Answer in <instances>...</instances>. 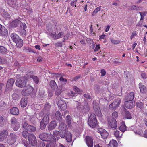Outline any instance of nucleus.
<instances>
[{
    "instance_id": "obj_55",
    "label": "nucleus",
    "mask_w": 147,
    "mask_h": 147,
    "mask_svg": "<svg viewBox=\"0 0 147 147\" xmlns=\"http://www.w3.org/2000/svg\"><path fill=\"white\" fill-rule=\"evenodd\" d=\"M111 42L114 44H118L119 43L120 41L117 40H115L112 39H110Z\"/></svg>"
},
{
    "instance_id": "obj_20",
    "label": "nucleus",
    "mask_w": 147,
    "mask_h": 147,
    "mask_svg": "<svg viewBox=\"0 0 147 147\" xmlns=\"http://www.w3.org/2000/svg\"><path fill=\"white\" fill-rule=\"evenodd\" d=\"M57 125V123L55 121H51L49 125L48 126V129L51 130L54 129Z\"/></svg>"
},
{
    "instance_id": "obj_12",
    "label": "nucleus",
    "mask_w": 147,
    "mask_h": 147,
    "mask_svg": "<svg viewBox=\"0 0 147 147\" xmlns=\"http://www.w3.org/2000/svg\"><path fill=\"white\" fill-rule=\"evenodd\" d=\"M85 141L88 147H93V141L91 137L86 136L85 138Z\"/></svg>"
},
{
    "instance_id": "obj_15",
    "label": "nucleus",
    "mask_w": 147,
    "mask_h": 147,
    "mask_svg": "<svg viewBox=\"0 0 147 147\" xmlns=\"http://www.w3.org/2000/svg\"><path fill=\"white\" fill-rule=\"evenodd\" d=\"M20 91L19 90H16L12 95V99L14 100H17L20 98Z\"/></svg>"
},
{
    "instance_id": "obj_36",
    "label": "nucleus",
    "mask_w": 147,
    "mask_h": 147,
    "mask_svg": "<svg viewBox=\"0 0 147 147\" xmlns=\"http://www.w3.org/2000/svg\"><path fill=\"white\" fill-rule=\"evenodd\" d=\"M10 121L11 123V125L19 123L18 122L17 119L15 117L12 118L11 119Z\"/></svg>"
},
{
    "instance_id": "obj_54",
    "label": "nucleus",
    "mask_w": 147,
    "mask_h": 147,
    "mask_svg": "<svg viewBox=\"0 0 147 147\" xmlns=\"http://www.w3.org/2000/svg\"><path fill=\"white\" fill-rule=\"evenodd\" d=\"M67 132H65V131H63V132H62L60 134L59 133L60 136L61 138H64L65 137V134L66 133L67 134Z\"/></svg>"
},
{
    "instance_id": "obj_32",
    "label": "nucleus",
    "mask_w": 147,
    "mask_h": 147,
    "mask_svg": "<svg viewBox=\"0 0 147 147\" xmlns=\"http://www.w3.org/2000/svg\"><path fill=\"white\" fill-rule=\"evenodd\" d=\"M114 134L116 138H119L121 137L123 133L121 132H120L119 131L116 130L114 132Z\"/></svg>"
},
{
    "instance_id": "obj_2",
    "label": "nucleus",
    "mask_w": 147,
    "mask_h": 147,
    "mask_svg": "<svg viewBox=\"0 0 147 147\" xmlns=\"http://www.w3.org/2000/svg\"><path fill=\"white\" fill-rule=\"evenodd\" d=\"M97 121L96 115L94 113H92L88 119V124L89 126L94 127L97 124Z\"/></svg>"
},
{
    "instance_id": "obj_57",
    "label": "nucleus",
    "mask_w": 147,
    "mask_h": 147,
    "mask_svg": "<svg viewBox=\"0 0 147 147\" xmlns=\"http://www.w3.org/2000/svg\"><path fill=\"white\" fill-rule=\"evenodd\" d=\"M76 94V93L74 92L73 91H71L70 92L68 93V95L71 96H75V95Z\"/></svg>"
},
{
    "instance_id": "obj_19",
    "label": "nucleus",
    "mask_w": 147,
    "mask_h": 147,
    "mask_svg": "<svg viewBox=\"0 0 147 147\" xmlns=\"http://www.w3.org/2000/svg\"><path fill=\"white\" fill-rule=\"evenodd\" d=\"M21 24V22L18 19L14 20L11 23V26L15 27L18 26L19 25H20V27H22Z\"/></svg>"
},
{
    "instance_id": "obj_48",
    "label": "nucleus",
    "mask_w": 147,
    "mask_h": 147,
    "mask_svg": "<svg viewBox=\"0 0 147 147\" xmlns=\"http://www.w3.org/2000/svg\"><path fill=\"white\" fill-rule=\"evenodd\" d=\"M126 118L127 119H130L132 117L130 113L128 111H126L125 113Z\"/></svg>"
},
{
    "instance_id": "obj_27",
    "label": "nucleus",
    "mask_w": 147,
    "mask_h": 147,
    "mask_svg": "<svg viewBox=\"0 0 147 147\" xmlns=\"http://www.w3.org/2000/svg\"><path fill=\"white\" fill-rule=\"evenodd\" d=\"M27 100L26 98H22L21 100L20 104L22 107H25L27 105Z\"/></svg>"
},
{
    "instance_id": "obj_58",
    "label": "nucleus",
    "mask_w": 147,
    "mask_h": 147,
    "mask_svg": "<svg viewBox=\"0 0 147 147\" xmlns=\"http://www.w3.org/2000/svg\"><path fill=\"white\" fill-rule=\"evenodd\" d=\"M58 33H59L56 31L55 32H53L51 34V35L52 37L54 39V37H55V36L57 35V34H58Z\"/></svg>"
},
{
    "instance_id": "obj_40",
    "label": "nucleus",
    "mask_w": 147,
    "mask_h": 147,
    "mask_svg": "<svg viewBox=\"0 0 147 147\" xmlns=\"http://www.w3.org/2000/svg\"><path fill=\"white\" fill-rule=\"evenodd\" d=\"M137 107L141 109H142L143 108V103L140 102H138L136 103Z\"/></svg>"
},
{
    "instance_id": "obj_33",
    "label": "nucleus",
    "mask_w": 147,
    "mask_h": 147,
    "mask_svg": "<svg viewBox=\"0 0 147 147\" xmlns=\"http://www.w3.org/2000/svg\"><path fill=\"white\" fill-rule=\"evenodd\" d=\"M72 135L70 132H68L66 137V140L67 142H71L72 141Z\"/></svg>"
},
{
    "instance_id": "obj_60",
    "label": "nucleus",
    "mask_w": 147,
    "mask_h": 147,
    "mask_svg": "<svg viewBox=\"0 0 147 147\" xmlns=\"http://www.w3.org/2000/svg\"><path fill=\"white\" fill-rule=\"evenodd\" d=\"M77 1V0H73L72 1L71 3V5L73 6H75V7H76V3Z\"/></svg>"
},
{
    "instance_id": "obj_23",
    "label": "nucleus",
    "mask_w": 147,
    "mask_h": 147,
    "mask_svg": "<svg viewBox=\"0 0 147 147\" xmlns=\"http://www.w3.org/2000/svg\"><path fill=\"white\" fill-rule=\"evenodd\" d=\"M139 85L140 92L142 93H145L147 91V89L145 86L143 85L141 83H140Z\"/></svg>"
},
{
    "instance_id": "obj_41",
    "label": "nucleus",
    "mask_w": 147,
    "mask_h": 147,
    "mask_svg": "<svg viewBox=\"0 0 147 147\" xmlns=\"http://www.w3.org/2000/svg\"><path fill=\"white\" fill-rule=\"evenodd\" d=\"M7 49L3 46H0V53L5 54L7 52Z\"/></svg>"
},
{
    "instance_id": "obj_44",
    "label": "nucleus",
    "mask_w": 147,
    "mask_h": 147,
    "mask_svg": "<svg viewBox=\"0 0 147 147\" xmlns=\"http://www.w3.org/2000/svg\"><path fill=\"white\" fill-rule=\"evenodd\" d=\"M64 34V33L62 32H59L54 37V39L56 40L60 38L61 37V36H63Z\"/></svg>"
},
{
    "instance_id": "obj_16",
    "label": "nucleus",
    "mask_w": 147,
    "mask_h": 147,
    "mask_svg": "<svg viewBox=\"0 0 147 147\" xmlns=\"http://www.w3.org/2000/svg\"><path fill=\"white\" fill-rule=\"evenodd\" d=\"M8 34V31L7 29L4 26H2L0 24V35L5 36Z\"/></svg>"
},
{
    "instance_id": "obj_17",
    "label": "nucleus",
    "mask_w": 147,
    "mask_h": 147,
    "mask_svg": "<svg viewBox=\"0 0 147 147\" xmlns=\"http://www.w3.org/2000/svg\"><path fill=\"white\" fill-rule=\"evenodd\" d=\"M59 129L61 131L67 132L68 129L66 125L63 122L60 123V125L59 127Z\"/></svg>"
},
{
    "instance_id": "obj_29",
    "label": "nucleus",
    "mask_w": 147,
    "mask_h": 147,
    "mask_svg": "<svg viewBox=\"0 0 147 147\" xmlns=\"http://www.w3.org/2000/svg\"><path fill=\"white\" fill-rule=\"evenodd\" d=\"M109 145L110 147H117V143L115 140H113L110 141Z\"/></svg>"
},
{
    "instance_id": "obj_6",
    "label": "nucleus",
    "mask_w": 147,
    "mask_h": 147,
    "mask_svg": "<svg viewBox=\"0 0 147 147\" xmlns=\"http://www.w3.org/2000/svg\"><path fill=\"white\" fill-rule=\"evenodd\" d=\"M17 136L13 133H10L9 135L7 140V143L11 145L14 143L16 141Z\"/></svg>"
},
{
    "instance_id": "obj_64",
    "label": "nucleus",
    "mask_w": 147,
    "mask_h": 147,
    "mask_svg": "<svg viewBox=\"0 0 147 147\" xmlns=\"http://www.w3.org/2000/svg\"><path fill=\"white\" fill-rule=\"evenodd\" d=\"M143 136L144 137L147 138V130H145L144 131V134H143Z\"/></svg>"
},
{
    "instance_id": "obj_3",
    "label": "nucleus",
    "mask_w": 147,
    "mask_h": 147,
    "mask_svg": "<svg viewBox=\"0 0 147 147\" xmlns=\"http://www.w3.org/2000/svg\"><path fill=\"white\" fill-rule=\"evenodd\" d=\"M49 114H46L44 117L40 124V127L41 129H44L49 122Z\"/></svg>"
},
{
    "instance_id": "obj_52",
    "label": "nucleus",
    "mask_w": 147,
    "mask_h": 147,
    "mask_svg": "<svg viewBox=\"0 0 147 147\" xmlns=\"http://www.w3.org/2000/svg\"><path fill=\"white\" fill-rule=\"evenodd\" d=\"M100 87L98 85L95 84L94 86V89L96 91L98 92L100 90Z\"/></svg>"
},
{
    "instance_id": "obj_30",
    "label": "nucleus",
    "mask_w": 147,
    "mask_h": 147,
    "mask_svg": "<svg viewBox=\"0 0 147 147\" xmlns=\"http://www.w3.org/2000/svg\"><path fill=\"white\" fill-rule=\"evenodd\" d=\"M119 128L122 133L125 132L126 130V127L124 122H122L121 123V125Z\"/></svg>"
},
{
    "instance_id": "obj_4",
    "label": "nucleus",
    "mask_w": 147,
    "mask_h": 147,
    "mask_svg": "<svg viewBox=\"0 0 147 147\" xmlns=\"http://www.w3.org/2000/svg\"><path fill=\"white\" fill-rule=\"evenodd\" d=\"M33 91V88L30 85H28L22 91V95L27 96L31 94Z\"/></svg>"
},
{
    "instance_id": "obj_21",
    "label": "nucleus",
    "mask_w": 147,
    "mask_h": 147,
    "mask_svg": "<svg viewBox=\"0 0 147 147\" xmlns=\"http://www.w3.org/2000/svg\"><path fill=\"white\" fill-rule=\"evenodd\" d=\"M93 108L96 113L100 114V108L98 103H94Z\"/></svg>"
},
{
    "instance_id": "obj_37",
    "label": "nucleus",
    "mask_w": 147,
    "mask_h": 147,
    "mask_svg": "<svg viewBox=\"0 0 147 147\" xmlns=\"http://www.w3.org/2000/svg\"><path fill=\"white\" fill-rule=\"evenodd\" d=\"M30 77L32 78L36 84H38L39 82V79L36 76H31Z\"/></svg>"
},
{
    "instance_id": "obj_7",
    "label": "nucleus",
    "mask_w": 147,
    "mask_h": 147,
    "mask_svg": "<svg viewBox=\"0 0 147 147\" xmlns=\"http://www.w3.org/2000/svg\"><path fill=\"white\" fill-rule=\"evenodd\" d=\"M23 128L28 131L33 132L36 130V128L33 125H28L26 122H24L22 125Z\"/></svg>"
},
{
    "instance_id": "obj_34",
    "label": "nucleus",
    "mask_w": 147,
    "mask_h": 147,
    "mask_svg": "<svg viewBox=\"0 0 147 147\" xmlns=\"http://www.w3.org/2000/svg\"><path fill=\"white\" fill-rule=\"evenodd\" d=\"M142 9V7L138 6L132 5L130 7V9L136 11L140 10Z\"/></svg>"
},
{
    "instance_id": "obj_18",
    "label": "nucleus",
    "mask_w": 147,
    "mask_h": 147,
    "mask_svg": "<svg viewBox=\"0 0 147 147\" xmlns=\"http://www.w3.org/2000/svg\"><path fill=\"white\" fill-rule=\"evenodd\" d=\"M134 102L132 100H128L125 102V106L128 108H132L134 106Z\"/></svg>"
},
{
    "instance_id": "obj_49",
    "label": "nucleus",
    "mask_w": 147,
    "mask_h": 147,
    "mask_svg": "<svg viewBox=\"0 0 147 147\" xmlns=\"http://www.w3.org/2000/svg\"><path fill=\"white\" fill-rule=\"evenodd\" d=\"M57 105L58 106H61V105H62L63 104V105L64 104V105L65 106V102L63 100H60L58 101L57 103Z\"/></svg>"
},
{
    "instance_id": "obj_61",
    "label": "nucleus",
    "mask_w": 147,
    "mask_h": 147,
    "mask_svg": "<svg viewBox=\"0 0 147 147\" xmlns=\"http://www.w3.org/2000/svg\"><path fill=\"white\" fill-rule=\"evenodd\" d=\"M100 47V45L99 44H98V45H96V47L94 50V51H98Z\"/></svg>"
},
{
    "instance_id": "obj_63",
    "label": "nucleus",
    "mask_w": 147,
    "mask_h": 147,
    "mask_svg": "<svg viewBox=\"0 0 147 147\" xmlns=\"http://www.w3.org/2000/svg\"><path fill=\"white\" fill-rule=\"evenodd\" d=\"M46 147H54V144L52 143H50L47 144Z\"/></svg>"
},
{
    "instance_id": "obj_10",
    "label": "nucleus",
    "mask_w": 147,
    "mask_h": 147,
    "mask_svg": "<svg viewBox=\"0 0 147 147\" xmlns=\"http://www.w3.org/2000/svg\"><path fill=\"white\" fill-rule=\"evenodd\" d=\"M8 134V131L7 130L4 129L0 132V141L3 142L5 140Z\"/></svg>"
},
{
    "instance_id": "obj_14",
    "label": "nucleus",
    "mask_w": 147,
    "mask_h": 147,
    "mask_svg": "<svg viewBox=\"0 0 147 147\" xmlns=\"http://www.w3.org/2000/svg\"><path fill=\"white\" fill-rule=\"evenodd\" d=\"M15 82V80L13 78H11L9 79L7 82L6 88L8 89V90H11Z\"/></svg>"
},
{
    "instance_id": "obj_53",
    "label": "nucleus",
    "mask_w": 147,
    "mask_h": 147,
    "mask_svg": "<svg viewBox=\"0 0 147 147\" xmlns=\"http://www.w3.org/2000/svg\"><path fill=\"white\" fill-rule=\"evenodd\" d=\"M73 89L76 92H79V93H81L82 92V90L79 89L76 86H74L73 87Z\"/></svg>"
},
{
    "instance_id": "obj_62",
    "label": "nucleus",
    "mask_w": 147,
    "mask_h": 147,
    "mask_svg": "<svg viewBox=\"0 0 147 147\" xmlns=\"http://www.w3.org/2000/svg\"><path fill=\"white\" fill-rule=\"evenodd\" d=\"M100 73L101 74V76H103L106 74V71L104 69H101V70Z\"/></svg>"
},
{
    "instance_id": "obj_39",
    "label": "nucleus",
    "mask_w": 147,
    "mask_h": 147,
    "mask_svg": "<svg viewBox=\"0 0 147 147\" xmlns=\"http://www.w3.org/2000/svg\"><path fill=\"white\" fill-rule=\"evenodd\" d=\"M30 134L26 131H24L22 133V136L25 138H28L29 135Z\"/></svg>"
},
{
    "instance_id": "obj_43",
    "label": "nucleus",
    "mask_w": 147,
    "mask_h": 147,
    "mask_svg": "<svg viewBox=\"0 0 147 147\" xmlns=\"http://www.w3.org/2000/svg\"><path fill=\"white\" fill-rule=\"evenodd\" d=\"M139 13L140 14L141 16V18L140 20H144V17L147 14V12H139Z\"/></svg>"
},
{
    "instance_id": "obj_35",
    "label": "nucleus",
    "mask_w": 147,
    "mask_h": 147,
    "mask_svg": "<svg viewBox=\"0 0 147 147\" xmlns=\"http://www.w3.org/2000/svg\"><path fill=\"white\" fill-rule=\"evenodd\" d=\"M59 132L58 131H54L53 136V137L57 140L60 139V137L59 136Z\"/></svg>"
},
{
    "instance_id": "obj_5",
    "label": "nucleus",
    "mask_w": 147,
    "mask_h": 147,
    "mask_svg": "<svg viewBox=\"0 0 147 147\" xmlns=\"http://www.w3.org/2000/svg\"><path fill=\"white\" fill-rule=\"evenodd\" d=\"M121 100L118 98L115 100L114 101L109 105V108L111 110H115L119 107L121 103Z\"/></svg>"
},
{
    "instance_id": "obj_38",
    "label": "nucleus",
    "mask_w": 147,
    "mask_h": 147,
    "mask_svg": "<svg viewBox=\"0 0 147 147\" xmlns=\"http://www.w3.org/2000/svg\"><path fill=\"white\" fill-rule=\"evenodd\" d=\"M11 127L14 131H16L20 127L19 123L11 125Z\"/></svg>"
},
{
    "instance_id": "obj_31",
    "label": "nucleus",
    "mask_w": 147,
    "mask_h": 147,
    "mask_svg": "<svg viewBox=\"0 0 147 147\" xmlns=\"http://www.w3.org/2000/svg\"><path fill=\"white\" fill-rule=\"evenodd\" d=\"M10 37L14 42H15L16 40H18V39H19L20 38L18 35L14 33L11 34Z\"/></svg>"
},
{
    "instance_id": "obj_1",
    "label": "nucleus",
    "mask_w": 147,
    "mask_h": 147,
    "mask_svg": "<svg viewBox=\"0 0 147 147\" xmlns=\"http://www.w3.org/2000/svg\"><path fill=\"white\" fill-rule=\"evenodd\" d=\"M27 76H21L20 75H17L16 76V80L15 83L16 85L20 88L25 87L27 81Z\"/></svg>"
},
{
    "instance_id": "obj_25",
    "label": "nucleus",
    "mask_w": 147,
    "mask_h": 147,
    "mask_svg": "<svg viewBox=\"0 0 147 147\" xmlns=\"http://www.w3.org/2000/svg\"><path fill=\"white\" fill-rule=\"evenodd\" d=\"M134 97V93L133 92H131L129 94H127L126 97V99L127 100H132Z\"/></svg>"
},
{
    "instance_id": "obj_26",
    "label": "nucleus",
    "mask_w": 147,
    "mask_h": 147,
    "mask_svg": "<svg viewBox=\"0 0 147 147\" xmlns=\"http://www.w3.org/2000/svg\"><path fill=\"white\" fill-rule=\"evenodd\" d=\"M50 85L52 88L53 90L56 89L58 88L56 83L54 80H52L50 82Z\"/></svg>"
},
{
    "instance_id": "obj_28",
    "label": "nucleus",
    "mask_w": 147,
    "mask_h": 147,
    "mask_svg": "<svg viewBox=\"0 0 147 147\" xmlns=\"http://www.w3.org/2000/svg\"><path fill=\"white\" fill-rule=\"evenodd\" d=\"M15 42L16 43L17 46L18 47H21L23 45V40L20 38H19V39H18V40H16Z\"/></svg>"
},
{
    "instance_id": "obj_13",
    "label": "nucleus",
    "mask_w": 147,
    "mask_h": 147,
    "mask_svg": "<svg viewBox=\"0 0 147 147\" xmlns=\"http://www.w3.org/2000/svg\"><path fill=\"white\" fill-rule=\"evenodd\" d=\"M108 123L109 126L111 128L116 129L117 128V123L115 119H109Z\"/></svg>"
},
{
    "instance_id": "obj_47",
    "label": "nucleus",
    "mask_w": 147,
    "mask_h": 147,
    "mask_svg": "<svg viewBox=\"0 0 147 147\" xmlns=\"http://www.w3.org/2000/svg\"><path fill=\"white\" fill-rule=\"evenodd\" d=\"M118 116V113L116 112L115 111L113 112L112 114V118L111 119H115L117 118Z\"/></svg>"
},
{
    "instance_id": "obj_45",
    "label": "nucleus",
    "mask_w": 147,
    "mask_h": 147,
    "mask_svg": "<svg viewBox=\"0 0 147 147\" xmlns=\"http://www.w3.org/2000/svg\"><path fill=\"white\" fill-rule=\"evenodd\" d=\"M86 41L87 42H89L90 43V44H92V49H94L95 47V44L93 42L92 40L89 38H87Z\"/></svg>"
},
{
    "instance_id": "obj_50",
    "label": "nucleus",
    "mask_w": 147,
    "mask_h": 147,
    "mask_svg": "<svg viewBox=\"0 0 147 147\" xmlns=\"http://www.w3.org/2000/svg\"><path fill=\"white\" fill-rule=\"evenodd\" d=\"M60 81L64 84H65V82H67V80L62 77H61L59 79Z\"/></svg>"
},
{
    "instance_id": "obj_11",
    "label": "nucleus",
    "mask_w": 147,
    "mask_h": 147,
    "mask_svg": "<svg viewBox=\"0 0 147 147\" xmlns=\"http://www.w3.org/2000/svg\"><path fill=\"white\" fill-rule=\"evenodd\" d=\"M98 132L100 134L101 137L103 139H105L109 135L107 131L102 128H99L98 129Z\"/></svg>"
},
{
    "instance_id": "obj_8",
    "label": "nucleus",
    "mask_w": 147,
    "mask_h": 147,
    "mask_svg": "<svg viewBox=\"0 0 147 147\" xmlns=\"http://www.w3.org/2000/svg\"><path fill=\"white\" fill-rule=\"evenodd\" d=\"M28 138L30 144H31L33 146L36 145L37 144L36 138L35 136L33 134H30Z\"/></svg>"
},
{
    "instance_id": "obj_46",
    "label": "nucleus",
    "mask_w": 147,
    "mask_h": 147,
    "mask_svg": "<svg viewBox=\"0 0 147 147\" xmlns=\"http://www.w3.org/2000/svg\"><path fill=\"white\" fill-rule=\"evenodd\" d=\"M55 116L56 118L57 119H60L62 117L61 114L59 111L56 112Z\"/></svg>"
},
{
    "instance_id": "obj_42",
    "label": "nucleus",
    "mask_w": 147,
    "mask_h": 147,
    "mask_svg": "<svg viewBox=\"0 0 147 147\" xmlns=\"http://www.w3.org/2000/svg\"><path fill=\"white\" fill-rule=\"evenodd\" d=\"M102 7L99 6L96 8L93 11L92 13V16H94L95 14L96 13L98 12L101 9Z\"/></svg>"
},
{
    "instance_id": "obj_22",
    "label": "nucleus",
    "mask_w": 147,
    "mask_h": 147,
    "mask_svg": "<svg viewBox=\"0 0 147 147\" xmlns=\"http://www.w3.org/2000/svg\"><path fill=\"white\" fill-rule=\"evenodd\" d=\"M10 112L11 114L15 115H17L19 113V111L18 109L16 107H14L11 109Z\"/></svg>"
},
{
    "instance_id": "obj_56",
    "label": "nucleus",
    "mask_w": 147,
    "mask_h": 147,
    "mask_svg": "<svg viewBox=\"0 0 147 147\" xmlns=\"http://www.w3.org/2000/svg\"><path fill=\"white\" fill-rule=\"evenodd\" d=\"M57 47H62L63 44L61 42H58L54 44Z\"/></svg>"
},
{
    "instance_id": "obj_9",
    "label": "nucleus",
    "mask_w": 147,
    "mask_h": 147,
    "mask_svg": "<svg viewBox=\"0 0 147 147\" xmlns=\"http://www.w3.org/2000/svg\"><path fill=\"white\" fill-rule=\"evenodd\" d=\"M51 135L50 134L42 133L39 135V137L43 141H49L51 139Z\"/></svg>"
},
{
    "instance_id": "obj_24",
    "label": "nucleus",
    "mask_w": 147,
    "mask_h": 147,
    "mask_svg": "<svg viewBox=\"0 0 147 147\" xmlns=\"http://www.w3.org/2000/svg\"><path fill=\"white\" fill-rule=\"evenodd\" d=\"M67 125L68 127H71L72 119L70 115H67L65 118Z\"/></svg>"
},
{
    "instance_id": "obj_59",
    "label": "nucleus",
    "mask_w": 147,
    "mask_h": 147,
    "mask_svg": "<svg viewBox=\"0 0 147 147\" xmlns=\"http://www.w3.org/2000/svg\"><path fill=\"white\" fill-rule=\"evenodd\" d=\"M61 105V106H58V107L60 108L62 110H64L66 109L67 107V105L65 102V106H64V105H63V104Z\"/></svg>"
},
{
    "instance_id": "obj_51",
    "label": "nucleus",
    "mask_w": 147,
    "mask_h": 147,
    "mask_svg": "<svg viewBox=\"0 0 147 147\" xmlns=\"http://www.w3.org/2000/svg\"><path fill=\"white\" fill-rule=\"evenodd\" d=\"M5 117L0 115V126L3 124V120L4 119Z\"/></svg>"
}]
</instances>
